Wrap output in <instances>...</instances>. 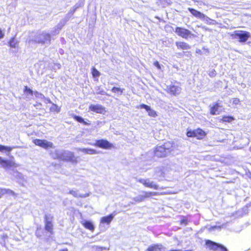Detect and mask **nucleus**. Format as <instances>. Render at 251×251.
Returning a JSON list of instances; mask_svg holds the SVG:
<instances>
[{
  "label": "nucleus",
  "mask_w": 251,
  "mask_h": 251,
  "mask_svg": "<svg viewBox=\"0 0 251 251\" xmlns=\"http://www.w3.org/2000/svg\"><path fill=\"white\" fill-rule=\"evenodd\" d=\"M176 148V145L173 141H168L161 145H157L153 150V156L157 158L168 156Z\"/></svg>",
  "instance_id": "nucleus-1"
},
{
  "label": "nucleus",
  "mask_w": 251,
  "mask_h": 251,
  "mask_svg": "<svg viewBox=\"0 0 251 251\" xmlns=\"http://www.w3.org/2000/svg\"><path fill=\"white\" fill-rule=\"evenodd\" d=\"M186 135L189 138H196L197 139L201 140L206 136L207 133L201 128L198 127L194 130H188Z\"/></svg>",
  "instance_id": "nucleus-2"
},
{
  "label": "nucleus",
  "mask_w": 251,
  "mask_h": 251,
  "mask_svg": "<svg viewBox=\"0 0 251 251\" xmlns=\"http://www.w3.org/2000/svg\"><path fill=\"white\" fill-rule=\"evenodd\" d=\"M235 39H238L240 43L246 42L250 37L251 34L249 32L244 30H236L231 35Z\"/></svg>",
  "instance_id": "nucleus-3"
},
{
  "label": "nucleus",
  "mask_w": 251,
  "mask_h": 251,
  "mask_svg": "<svg viewBox=\"0 0 251 251\" xmlns=\"http://www.w3.org/2000/svg\"><path fill=\"white\" fill-rule=\"evenodd\" d=\"M205 245L209 250H212L213 251H228L227 249L223 245L210 240H206Z\"/></svg>",
  "instance_id": "nucleus-4"
},
{
  "label": "nucleus",
  "mask_w": 251,
  "mask_h": 251,
  "mask_svg": "<svg viewBox=\"0 0 251 251\" xmlns=\"http://www.w3.org/2000/svg\"><path fill=\"white\" fill-rule=\"evenodd\" d=\"M94 145L97 147L105 150H109L114 148L113 144L106 139L97 140L94 144Z\"/></svg>",
  "instance_id": "nucleus-5"
},
{
  "label": "nucleus",
  "mask_w": 251,
  "mask_h": 251,
  "mask_svg": "<svg viewBox=\"0 0 251 251\" xmlns=\"http://www.w3.org/2000/svg\"><path fill=\"white\" fill-rule=\"evenodd\" d=\"M175 32L178 36L184 39H187L193 35L189 29L181 27H176Z\"/></svg>",
  "instance_id": "nucleus-6"
},
{
  "label": "nucleus",
  "mask_w": 251,
  "mask_h": 251,
  "mask_svg": "<svg viewBox=\"0 0 251 251\" xmlns=\"http://www.w3.org/2000/svg\"><path fill=\"white\" fill-rule=\"evenodd\" d=\"M0 167L5 169L14 168L19 166V165L16 163L14 161L4 159L0 156Z\"/></svg>",
  "instance_id": "nucleus-7"
},
{
  "label": "nucleus",
  "mask_w": 251,
  "mask_h": 251,
  "mask_svg": "<svg viewBox=\"0 0 251 251\" xmlns=\"http://www.w3.org/2000/svg\"><path fill=\"white\" fill-rule=\"evenodd\" d=\"M51 40V36L50 33H42L40 34L36 39L34 41L36 43L44 44L47 42L50 43Z\"/></svg>",
  "instance_id": "nucleus-8"
},
{
  "label": "nucleus",
  "mask_w": 251,
  "mask_h": 251,
  "mask_svg": "<svg viewBox=\"0 0 251 251\" xmlns=\"http://www.w3.org/2000/svg\"><path fill=\"white\" fill-rule=\"evenodd\" d=\"M33 143L36 146H39L45 149L49 148H52L53 147L52 142L48 141L46 140H41L39 139H35L33 140Z\"/></svg>",
  "instance_id": "nucleus-9"
},
{
  "label": "nucleus",
  "mask_w": 251,
  "mask_h": 251,
  "mask_svg": "<svg viewBox=\"0 0 251 251\" xmlns=\"http://www.w3.org/2000/svg\"><path fill=\"white\" fill-rule=\"evenodd\" d=\"M45 229L51 234H53V225L52 223V217H49L47 215H45Z\"/></svg>",
  "instance_id": "nucleus-10"
},
{
  "label": "nucleus",
  "mask_w": 251,
  "mask_h": 251,
  "mask_svg": "<svg viewBox=\"0 0 251 251\" xmlns=\"http://www.w3.org/2000/svg\"><path fill=\"white\" fill-rule=\"evenodd\" d=\"M89 109L90 111L96 113L104 114L106 112L105 108L100 104H91Z\"/></svg>",
  "instance_id": "nucleus-11"
},
{
  "label": "nucleus",
  "mask_w": 251,
  "mask_h": 251,
  "mask_svg": "<svg viewBox=\"0 0 251 251\" xmlns=\"http://www.w3.org/2000/svg\"><path fill=\"white\" fill-rule=\"evenodd\" d=\"M138 182L142 183L145 187L153 189L154 190H158L159 186L157 184L153 183V182L150 181L148 179H140Z\"/></svg>",
  "instance_id": "nucleus-12"
},
{
  "label": "nucleus",
  "mask_w": 251,
  "mask_h": 251,
  "mask_svg": "<svg viewBox=\"0 0 251 251\" xmlns=\"http://www.w3.org/2000/svg\"><path fill=\"white\" fill-rule=\"evenodd\" d=\"M181 88L179 86L174 85L167 86L166 92L172 95L176 96L180 92Z\"/></svg>",
  "instance_id": "nucleus-13"
},
{
  "label": "nucleus",
  "mask_w": 251,
  "mask_h": 251,
  "mask_svg": "<svg viewBox=\"0 0 251 251\" xmlns=\"http://www.w3.org/2000/svg\"><path fill=\"white\" fill-rule=\"evenodd\" d=\"M222 106L218 102H215L210 107V113L212 115H215L219 114L221 112L219 110V108Z\"/></svg>",
  "instance_id": "nucleus-14"
},
{
  "label": "nucleus",
  "mask_w": 251,
  "mask_h": 251,
  "mask_svg": "<svg viewBox=\"0 0 251 251\" xmlns=\"http://www.w3.org/2000/svg\"><path fill=\"white\" fill-rule=\"evenodd\" d=\"M188 10L196 18L201 19H204L205 18V16L204 14L197 10L196 9L189 7L188 8Z\"/></svg>",
  "instance_id": "nucleus-15"
},
{
  "label": "nucleus",
  "mask_w": 251,
  "mask_h": 251,
  "mask_svg": "<svg viewBox=\"0 0 251 251\" xmlns=\"http://www.w3.org/2000/svg\"><path fill=\"white\" fill-rule=\"evenodd\" d=\"M139 107L146 109V110L148 112V115L151 117H155L157 116L156 112L154 110L151 109L150 106L145 104H141L139 105Z\"/></svg>",
  "instance_id": "nucleus-16"
},
{
  "label": "nucleus",
  "mask_w": 251,
  "mask_h": 251,
  "mask_svg": "<svg viewBox=\"0 0 251 251\" xmlns=\"http://www.w3.org/2000/svg\"><path fill=\"white\" fill-rule=\"evenodd\" d=\"M176 45L178 50H187L191 48V46L188 43L182 41L176 42Z\"/></svg>",
  "instance_id": "nucleus-17"
},
{
  "label": "nucleus",
  "mask_w": 251,
  "mask_h": 251,
  "mask_svg": "<svg viewBox=\"0 0 251 251\" xmlns=\"http://www.w3.org/2000/svg\"><path fill=\"white\" fill-rule=\"evenodd\" d=\"M64 160L66 161L71 162L72 163H76L77 159L76 157L74 155V154L72 152H69L64 159Z\"/></svg>",
  "instance_id": "nucleus-18"
},
{
  "label": "nucleus",
  "mask_w": 251,
  "mask_h": 251,
  "mask_svg": "<svg viewBox=\"0 0 251 251\" xmlns=\"http://www.w3.org/2000/svg\"><path fill=\"white\" fill-rule=\"evenodd\" d=\"M83 226L92 232H93L95 230V226L93 223L89 221H85L82 223Z\"/></svg>",
  "instance_id": "nucleus-19"
},
{
  "label": "nucleus",
  "mask_w": 251,
  "mask_h": 251,
  "mask_svg": "<svg viewBox=\"0 0 251 251\" xmlns=\"http://www.w3.org/2000/svg\"><path fill=\"white\" fill-rule=\"evenodd\" d=\"M113 218V215L110 214L108 216L102 217L100 220V223L102 224H109Z\"/></svg>",
  "instance_id": "nucleus-20"
},
{
  "label": "nucleus",
  "mask_w": 251,
  "mask_h": 251,
  "mask_svg": "<svg viewBox=\"0 0 251 251\" xmlns=\"http://www.w3.org/2000/svg\"><path fill=\"white\" fill-rule=\"evenodd\" d=\"M162 245L160 244H153L150 246L147 249L148 251H161Z\"/></svg>",
  "instance_id": "nucleus-21"
},
{
  "label": "nucleus",
  "mask_w": 251,
  "mask_h": 251,
  "mask_svg": "<svg viewBox=\"0 0 251 251\" xmlns=\"http://www.w3.org/2000/svg\"><path fill=\"white\" fill-rule=\"evenodd\" d=\"M73 119L76 121L77 122L82 124L83 125L85 126H89L90 125V123L87 122L86 121H85L84 119L82 118L81 117H80L77 115H74L72 116Z\"/></svg>",
  "instance_id": "nucleus-22"
},
{
  "label": "nucleus",
  "mask_w": 251,
  "mask_h": 251,
  "mask_svg": "<svg viewBox=\"0 0 251 251\" xmlns=\"http://www.w3.org/2000/svg\"><path fill=\"white\" fill-rule=\"evenodd\" d=\"M79 150L85 154H95L98 153L96 150L93 149L83 148L80 149Z\"/></svg>",
  "instance_id": "nucleus-23"
},
{
  "label": "nucleus",
  "mask_w": 251,
  "mask_h": 251,
  "mask_svg": "<svg viewBox=\"0 0 251 251\" xmlns=\"http://www.w3.org/2000/svg\"><path fill=\"white\" fill-rule=\"evenodd\" d=\"M235 120V118L231 116L224 115L222 116L221 121L223 123H231Z\"/></svg>",
  "instance_id": "nucleus-24"
},
{
  "label": "nucleus",
  "mask_w": 251,
  "mask_h": 251,
  "mask_svg": "<svg viewBox=\"0 0 251 251\" xmlns=\"http://www.w3.org/2000/svg\"><path fill=\"white\" fill-rule=\"evenodd\" d=\"M161 193L156 192H144L143 197L145 200L153 196H158L160 195Z\"/></svg>",
  "instance_id": "nucleus-25"
},
{
  "label": "nucleus",
  "mask_w": 251,
  "mask_h": 251,
  "mask_svg": "<svg viewBox=\"0 0 251 251\" xmlns=\"http://www.w3.org/2000/svg\"><path fill=\"white\" fill-rule=\"evenodd\" d=\"M6 194L14 195V192L12 190L9 189H0V198H1V197L2 195Z\"/></svg>",
  "instance_id": "nucleus-26"
},
{
  "label": "nucleus",
  "mask_w": 251,
  "mask_h": 251,
  "mask_svg": "<svg viewBox=\"0 0 251 251\" xmlns=\"http://www.w3.org/2000/svg\"><path fill=\"white\" fill-rule=\"evenodd\" d=\"M13 150V147L9 146H5L2 145H0V151H7L10 152Z\"/></svg>",
  "instance_id": "nucleus-27"
},
{
  "label": "nucleus",
  "mask_w": 251,
  "mask_h": 251,
  "mask_svg": "<svg viewBox=\"0 0 251 251\" xmlns=\"http://www.w3.org/2000/svg\"><path fill=\"white\" fill-rule=\"evenodd\" d=\"M124 89L117 87H113L111 89V91L114 93H120L122 94L124 92Z\"/></svg>",
  "instance_id": "nucleus-28"
},
{
  "label": "nucleus",
  "mask_w": 251,
  "mask_h": 251,
  "mask_svg": "<svg viewBox=\"0 0 251 251\" xmlns=\"http://www.w3.org/2000/svg\"><path fill=\"white\" fill-rule=\"evenodd\" d=\"M91 73L93 77H98L100 75V73L95 67H92Z\"/></svg>",
  "instance_id": "nucleus-29"
},
{
  "label": "nucleus",
  "mask_w": 251,
  "mask_h": 251,
  "mask_svg": "<svg viewBox=\"0 0 251 251\" xmlns=\"http://www.w3.org/2000/svg\"><path fill=\"white\" fill-rule=\"evenodd\" d=\"M8 45L10 47L15 48L17 45V42L15 40L14 38H12L9 41Z\"/></svg>",
  "instance_id": "nucleus-30"
},
{
  "label": "nucleus",
  "mask_w": 251,
  "mask_h": 251,
  "mask_svg": "<svg viewBox=\"0 0 251 251\" xmlns=\"http://www.w3.org/2000/svg\"><path fill=\"white\" fill-rule=\"evenodd\" d=\"M24 92L25 94L26 95H29L30 96H33V92L30 88H28L27 86H25L24 89Z\"/></svg>",
  "instance_id": "nucleus-31"
},
{
  "label": "nucleus",
  "mask_w": 251,
  "mask_h": 251,
  "mask_svg": "<svg viewBox=\"0 0 251 251\" xmlns=\"http://www.w3.org/2000/svg\"><path fill=\"white\" fill-rule=\"evenodd\" d=\"M145 200L143 195H139L134 198V201L136 202H140Z\"/></svg>",
  "instance_id": "nucleus-32"
},
{
  "label": "nucleus",
  "mask_w": 251,
  "mask_h": 251,
  "mask_svg": "<svg viewBox=\"0 0 251 251\" xmlns=\"http://www.w3.org/2000/svg\"><path fill=\"white\" fill-rule=\"evenodd\" d=\"M188 224V220L185 217H182L180 221V224L186 225Z\"/></svg>",
  "instance_id": "nucleus-33"
},
{
  "label": "nucleus",
  "mask_w": 251,
  "mask_h": 251,
  "mask_svg": "<svg viewBox=\"0 0 251 251\" xmlns=\"http://www.w3.org/2000/svg\"><path fill=\"white\" fill-rule=\"evenodd\" d=\"M93 248L95 251H102L104 249V248L103 247L98 246H94Z\"/></svg>",
  "instance_id": "nucleus-34"
},
{
  "label": "nucleus",
  "mask_w": 251,
  "mask_h": 251,
  "mask_svg": "<svg viewBox=\"0 0 251 251\" xmlns=\"http://www.w3.org/2000/svg\"><path fill=\"white\" fill-rule=\"evenodd\" d=\"M154 65L158 69L160 70L161 67L158 61H155L153 63Z\"/></svg>",
  "instance_id": "nucleus-35"
},
{
  "label": "nucleus",
  "mask_w": 251,
  "mask_h": 251,
  "mask_svg": "<svg viewBox=\"0 0 251 251\" xmlns=\"http://www.w3.org/2000/svg\"><path fill=\"white\" fill-rule=\"evenodd\" d=\"M240 102V100L238 98H233V103L236 105L239 104Z\"/></svg>",
  "instance_id": "nucleus-36"
},
{
  "label": "nucleus",
  "mask_w": 251,
  "mask_h": 251,
  "mask_svg": "<svg viewBox=\"0 0 251 251\" xmlns=\"http://www.w3.org/2000/svg\"><path fill=\"white\" fill-rule=\"evenodd\" d=\"M216 75V73L215 70H213V71L210 72V73H209V75L210 76H215Z\"/></svg>",
  "instance_id": "nucleus-37"
},
{
  "label": "nucleus",
  "mask_w": 251,
  "mask_h": 251,
  "mask_svg": "<svg viewBox=\"0 0 251 251\" xmlns=\"http://www.w3.org/2000/svg\"><path fill=\"white\" fill-rule=\"evenodd\" d=\"M4 37V33L2 30L0 29V39Z\"/></svg>",
  "instance_id": "nucleus-38"
},
{
  "label": "nucleus",
  "mask_w": 251,
  "mask_h": 251,
  "mask_svg": "<svg viewBox=\"0 0 251 251\" xmlns=\"http://www.w3.org/2000/svg\"><path fill=\"white\" fill-rule=\"evenodd\" d=\"M105 94V92L104 90H101L98 92L97 93V94H100V95H104Z\"/></svg>",
  "instance_id": "nucleus-39"
},
{
  "label": "nucleus",
  "mask_w": 251,
  "mask_h": 251,
  "mask_svg": "<svg viewBox=\"0 0 251 251\" xmlns=\"http://www.w3.org/2000/svg\"><path fill=\"white\" fill-rule=\"evenodd\" d=\"M59 251H68V249L67 248H65V249L60 250Z\"/></svg>",
  "instance_id": "nucleus-40"
},
{
  "label": "nucleus",
  "mask_w": 251,
  "mask_h": 251,
  "mask_svg": "<svg viewBox=\"0 0 251 251\" xmlns=\"http://www.w3.org/2000/svg\"><path fill=\"white\" fill-rule=\"evenodd\" d=\"M249 178L251 179V174H250V176H249Z\"/></svg>",
  "instance_id": "nucleus-41"
},
{
  "label": "nucleus",
  "mask_w": 251,
  "mask_h": 251,
  "mask_svg": "<svg viewBox=\"0 0 251 251\" xmlns=\"http://www.w3.org/2000/svg\"><path fill=\"white\" fill-rule=\"evenodd\" d=\"M62 26H61L59 28V29H61V28H62Z\"/></svg>",
  "instance_id": "nucleus-42"
},
{
  "label": "nucleus",
  "mask_w": 251,
  "mask_h": 251,
  "mask_svg": "<svg viewBox=\"0 0 251 251\" xmlns=\"http://www.w3.org/2000/svg\"><path fill=\"white\" fill-rule=\"evenodd\" d=\"M73 191H70V193H71V194H73Z\"/></svg>",
  "instance_id": "nucleus-43"
},
{
  "label": "nucleus",
  "mask_w": 251,
  "mask_h": 251,
  "mask_svg": "<svg viewBox=\"0 0 251 251\" xmlns=\"http://www.w3.org/2000/svg\"><path fill=\"white\" fill-rule=\"evenodd\" d=\"M186 251H192V250H186Z\"/></svg>",
  "instance_id": "nucleus-44"
}]
</instances>
